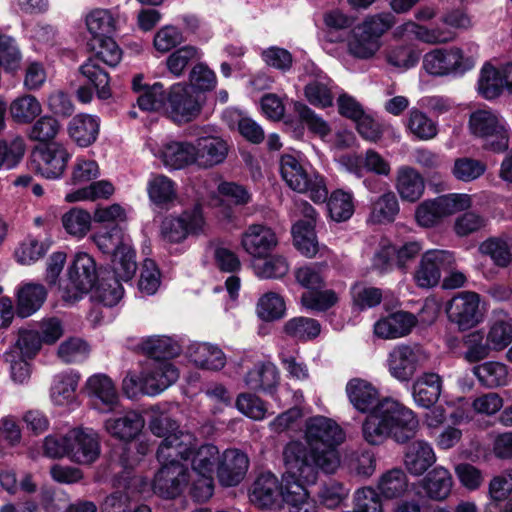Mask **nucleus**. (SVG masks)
<instances>
[{"mask_svg":"<svg viewBox=\"0 0 512 512\" xmlns=\"http://www.w3.org/2000/svg\"><path fill=\"white\" fill-rule=\"evenodd\" d=\"M345 439L344 429L334 419L316 415L305 421L302 440L288 442L283 452L333 474L340 466L338 448Z\"/></svg>","mask_w":512,"mask_h":512,"instance_id":"obj_1","label":"nucleus"},{"mask_svg":"<svg viewBox=\"0 0 512 512\" xmlns=\"http://www.w3.org/2000/svg\"><path fill=\"white\" fill-rule=\"evenodd\" d=\"M418 428L419 420L413 410L391 397H383L374 414L365 417L361 431L368 444L379 445L389 437L406 443Z\"/></svg>","mask_w":512,"mask_h":512,"instance_id":"obj_2","label":"nucleus"},{"mask_svg":"<svg viewBox=\"0 0 512 512\" xmlns=\"http://www.w3.org/2000/svg\"><path fill=\"white\" fill-rule=\"evenodd\" d=\"M285 472L281 479V502L289 512H321L316 501L310 496L307 486L318 479L321 469L283 452Z\"/></svg>","mask_w":512,"mask_h":512,"instance_id":"obj_3","label":"nucleus"},{"mask_svg":"<svg viewBox=\"0 0 512 512\" xmlns=\"http://www.w3.org/2000/svg\"><path fill=\"white\" fill-rule=\"evenodd\" d=\"M92 240L98 249L111 258L113 271L123 280L134 276L137 265L131 239L119 225L97 231Z\"/></svg>","mask_w":512,"mask_h":512,"instance_id":"obj_4","label":"nucleus"},{"mask_svg":"<svg viewBox=\"0 0 512 512\" xmlns=\"http://www.w3.org/2000/svg\"><path fill=\"white\" fill-rule=\"evenodd\" d=\"M280 174L292 190L307 194L315 203L326 202L328 189L324 178L299 157L291 154L282 155Z\"/></svg>","mask_w":512,"mask_h":512,"instance_id":"obj_5","label":"nucleus"},{"mask_svg":"<svg viewBox=\"0 0 512 512\" xmlns=\"http://www.w3.org/2000/svg\"><path fill=\"white\" fill-rule=\"evenodd\" d=\"M468 128L472 135L485 139V148L502 153L509 147L510 129L506 120L490 108L471 112Z\"/></svg>","mask_w":512,"mask_h":512,"instance_id":"obj_6","label":"nucleus"},{"mask_svg":"<svg viewBox=\"0 0 512 512\" xmlns=\"http://www.w3.org/2000/svg\"><path fill=\"white\" fill-rule=\"evenodd\" d=\"M474 66V57L457 46L436 48L423 57V69L433 76L461 77Z\"/></svg>","mask_w":512,"mask_h":512,"instance_id":"obj_7","label":"nucleus"},{"mask_svg":"<svg viewBox=\"0 0 512 512\" xmlns=\"http://www.w3.org/2000/svg\"><path fill=\"white\" fill-rule=\"evenodd\" d=\"M472 205L468 194L451 193L423 201L415 211L417 223L422 227H433L445 217L464 211Z\"/></svg>","mask_w":512,"mask_h":512,"instance_id":"obj_8","label":"nucleus"},{"mask_svg":"<svg viewBox=\"0 0 512 512\" xmlns=\"http://www.w3.org/2000/svg\"><path fill=\"white\" fill-rule=\"evenodd\" d=\"M96 264L91 256L81 252L75 255L68 269V283L63 287V299L74 302L89 292L96 284Z\"/></svg>","mask_w":512,"mask_h":512,"instance_id":"obj_9","label":"nucleus"},{"mask_svg":"<svg viewBox=\"0 0 512 512\" xmlns=\"http://www.w3.org/2000/svg\"><path fill=\"white\" fill-rule=\"evenodd\" d=\"M427 360L428 354L421 346L400 344L389 352L386 367L394 379L408 382Z\"/></svg>","mask_w":512,"mask_h":512,"instance_id":"obj_10","label":"nucleus"},{"mask_svg":"<svg viewBox=\"0 0 512 512\" xmlns=\"http://www.w3.org/2000/svg\"><path fill=\"white\" fill-rule=\"evenodd\" d=\"M480 301V296L476 292L462 291L456 294L446 307L449 322L462 332L479 325L484 317Z\"/></svg>","mask_w":512,"mask_h":512,"instance_id":"obj_11","label":"nucleus"},{"mask_svg":"<svg viewBox=\"0 0 512 512\" xmlns=\"http://www.w3.org/2000/svg\"><path fill=\"white\" fill-rule=\"evenodd\" d=\"M69 460L80 465H90L100 456V437L91 428L77 427L67 431Z\"/></svg>","mask_w":512,"mask_h":512,"instance_id":"obj_12","label":"nucleus"},{"mask_svg":"<svg viewBox=\"0 0 512 512\" xmlns=\"http://www.w3.org/2000/svg\"><path fill=\"white\" fill-rule=\"evenodd\" d=\"M166 111L174 122H189L200 112L199 93L187 84H174L167 97Z\"/></svg>","mask_w":512,"mask_h":512,"instance_id":"obj_13","label":"nucleus"},{"mask_svg":"<svg viewBox=\"0 0 512 512\" xmlns=\"http://www.w3.org/2000/svg\"><path fill=\"white\" fill-rule=\"evenodd\" d=\"M455 263L454 255L445 250H429L423 254L414 279L421 288L436 286L441 278V272L452 268Z\"/></svg>","mask_w":512,"mask_h":512,"instance_id":"obj_14","label":"nucleus"},{"mask_svg":"<svg viewBox=\"0 0 512 512\" xmlns=\"http://www.w3.org/2000/svg\"><path fill=\"white\" fill-rule=\"evenodd\" d=\"M204 218L200 206L184 211L178 217H168L162 222L161 232L163 238L171 243H179L190 234L203 231Z\"/></svg>","mask_w":512,"mask_h":512,"instance_id":"obj_15","label":"nucleus"},{"mask_svg":"<svg viewBox=\"0 0 512 512\" xmlns=\"http://www.w3.org/2000/svg\"><path fill=\"white\" fill-rule=\"evenodd\" d=\"M189 471L184 464L160 466L151 484L153 492L164 499L179 497L188 485Z\"/></svg>","mask_w":512,"mask_h":512,"instance_id":"obj_16","label":"nucleus"},{"mask_svg":"<svg viewBox=\"0 0 512 512\" xmlns=\"http://www.w3.org/2000/svg\"><path fill=\"white\" fill-rule=\"evenodd\" d=\"M71 154L60 143H51L37 148L32 153L35 170L47 179L60 178L67 166Z\"/></svg>","mask_w":512,"mask_h":512,"instance_id":"obj_17","label":"nucleus"},{"mask_svg":"<svg viewBox=\"0 0 512 512\" xmlns=\"http://www.w3.org/2000/svg\"><path fill=\"white\" fill-rule=\"evenodd\" d=\"M196 445V437L190 432H178L170 437H165L157 449L156 458L160 465L182 464L187 461Z\"/></svg>","mask_w":512,"mask_h":512,"instance_id":"obj_18","label":"nucleus"},{"mask_svg":"<svg viewBox=\"0 0 512 512\" xmlns=\"http://www.w3.org/2000/svg\"><path fill=\"white\" fill-rule=\"evenodd\" d=\"M179 378L178 368L169 360H151L143 369L144 394L157 395Z\"/></svg>","mask_w":512,"mask_h":512,"instance_id":"obj_19","label":"nucleus"},{"mask_svg":"<svg viewBox=\"0 0 512 512\" xmlns=\"http://www.w3.org/2000/svg\"><path fill=\"white\" fill-rule=\"evenodd\" d=\"M345 392L353 408L366 416L374 414L382 401L379 389L362 378L350 379L346 384Z\"/></svg>","mask_w":512,"mask_h":512,"instance_id":"obj_20","label":"nucleus"},{"mask_svg":"<svg viewBox=\"0 0 512 512\" xmlns=\"http://www.w3.org/2000/svg\"><path fill=\"white\" fill-rule=\"evenodd\" d=\"M249 468V458L236 448L226 449L217 465V478L223 487L237 486L245 477Z\"/></svg>","mask_w":512,"mask_h":512,"instance_id":"obj_21","label":"nucleus"},{"mask_svg":"<svg viewBox=\"0 0 512 512\" xmlns=\"http://www.w3.org/2000/svg\"><path fill=\"white\" fill-rule=\"evenodd\" d=\"M278 245L275 232L263 224L249 225L241 236V246L254 259L268 256Z\"/></svg>","mask_w":512,"mask_h":512,"instance_id":"obj_22","label":"nucleus"},{"mask_svg":"<svg viewBox=\"0 0 512 512\" xmlns=\"http://www.w3.org/2000/svg\"><path fill=\"white\" fill-rule=\"evenodd\" d=\"M149 147L153 155L161 159L166 167L181 169L195 164L196 150L191 143L168 141L161 145L149 144Z\"/></svg>","mask_w":512,"mask_h":512,"instance_id":"obj_23","label":"nucleus"},{"mask_svg":"<svg viewBox=\"0 0 512 512\" xmlns=\"http://www.w3.org/2000/svg\"><path fill=\"white\" fill-rule=\"evenodd\" d=\"M93 406L101 412H110L118 404L119 396L112 380L104 374H95L86 383Z\"/></svg>","mask_w":512,"mask_h":512,"instance_id":"obj_24","label":"nucleus"},{"mask_svg":"<svg viewBox=\"0 0 512 512\" xmlns=\"http://www.w3.org/2000/svg\"><path fill=\"white\" fill-rule=\"evenodd\" d=\"M251 502L260 508H275L281 504V483L272 473L257 477L250 491Z\"/></svg>","mask_w":512,"mask_h":512,"instance_id":"obj_25","label":"nucleus"},{"mask_svg":"<svg viewBox=\"0 0 512 512\" xmlns=\"http://www.w3.org/2000/svg\"><path fill=\"white\" fill-rule=\"evenodd\" d=\"M186 355L201 369L218 371L226 364V356L217 345L208 342H192L186 348Z\"/></svg>","mask_w":512,"mask_h":512,"instance_id":"obj_26","label":"nucleus"},{"mask_svg":"<svg viewBox=\"0 0 512 512\" xmlns=\"http://www.w3.org/2000/svg\"><path fill=\"white\" fill-rule=\"evenodd\" d=\"M138 347L152 360H169L181 354L183 342L170 336L153 335L142 338Z\"/></svg>","mask_w":512,"mask_h":512,"instance_id":"obj_27","label":"nucleus"},{"mask_svg":"<svg viewBox=\"0 0 512 512\" xmlns=\"http://www.w3.org/2000/svg\"><path fill=\"white\" fill-rule=\"evenodd\" d=\"M416 322L413 314L396 312L379 319L374 324V333L382 339L400 338L409 334Z\"/></svg>","mask_w":512,"mask_h":512,"instance_id":"obj_28","label":"nucleus"},{"mask_svg":"<svg viewBox=\"0 0 512 512\" xmlns=\"http://www.w3.org/2000/svg\"><path fill=\"white\" fill-rule=\"evenodd\" d=\"M80 374L75 370H66L54 375L50 387V399L54 405L67 406L76 400V391Z\"/></svg>","mask_w":512,"mask_h":512,"instance_id":"obj_29","label":"nucleus"},{"mask_svg":"<svg viewBox=\"0 0 512 512\" xmlns=\"http://www.w3.org/2000/svg\"><path fill=\"white\" fill-rule=\"evenodd\" d=\"M395 187L403 201L413 203L422 197L425 181L415 168L401 166L397 169Z\"/></svg>","mask_w":512,"mask_h":512,"instance_id":"obj_30","label":"nucleus"},{"mask_svg":"<svg viewBox=\"0 0 512 512\" xmlns=\"http://www.w3.org/2000/svg\"><path fill=\"white\" fill-rule=\"evenodd\" d=\"M442 392L441 377L432 372L423 373L414 382L412 397L415 404L422 408H431L439 399Z\"/></svg>","mask_w":512,"mask_h":512,"instance_id":"obj_31","label":"nucleus"},{"mask_svg":"<svg viewBox=\"0 0 512 512\" xmlns=\"http://www.w3.org/2000/svg\"><path fill=\"white\" fill-rule=\"evenodd\" d=\"M244 382L251 390L273 394L279 383V373L270 362L257 363L246 373Z\"/></svg>","mask_w":512,"mask_h":512,"instance_id":"obj_32","label":"nucleus"},{"mask_svg":"<svg viewBox=\"0 0 512 512\" xmlns=\"http://www.w3.org/2000/svg\"><path fill=\"white\" fill-rule=\"evenodd\" d=\"M435 461L434 450L426 441H413L406 448L404 464L413 475H422Z\"/></svg>","mask_w":512,"mask_h":512,"instance_id":"obj_33","label":"nucleus"},{"mask_svg":"<svg viewBox=\"0 0 512 512\" xmlns=\"http://www.w3.org/2000/svg\"><path fill=\"white\" fill-rule=\"evenodd\" d=\"M46 298L44 285L34 282L22 284L17 292V315L22 318L31 316L42 307Z\"/></svg>","mask_w":512,"mask_h":512,"instance_id":"obj_34","label":"nucleus"},{"mask_svg":"<svg viewBox=\"0 0 512 512\" xmlns=\"http://www.w3.org/2000/svg\"><path fill=\"white\" fill-rule=\"evenodd\" d=\"M144 419L136 411H128L122 416L105 421L106 431L113 437L123 441L134 439L144 427Z\"/></svg>","mask_w":512,"mask_h":512,"instance_id":"obj_35","label":"nucleus"},{"mask_svg":"<svg viewBox=\"0 0 512 512\" xmlns=\"http://www.w3.org/2000/svg\"><path fill=\"white\" fill-rule=\"evenodd\" d=\"M137 462L138 459H130L123 454L120 458L123 471L118 472L113 478V487L123 489L130 497L135 493H146L150 488V483L147 478L132 473V467Z\"/></svg>","mask_w":512,"mask_h":512,"instance_id":"obj_36","label":"nucleus"},{"mask_svg":"<svg viewBox=\"0 0 512 512\" xmlns=\"http://www.w3.org/2000/svg\"><path fill=\"white\" fill-rule=\"evenodd\" d=\"M99 129V118L89 114L74 116L68 125L69 136L81 147H88L94 143L98 137Z\"/></svg>","mask_w":512,"mask_h":512,"instance_id":"obj_37","label":"nucleus"},{"mask_svg":"<svg viewBox=\"0 0 512 512\" xmlns=\"http://www.w3.org/2000/svg\"><path fill=\"white\" fill-rule=\"evenodd\" d=\"M194 147L195 164L204 168L223 162L228 152L226 142L217 137L200 138Z\"/></svg>","mask_w":512,"mask_h":512,"instance_id":"obj_38","label":"nucleus"},{"mask_svg":"<svg viewBox=\"0 0 512 512\" xmlns=\"http://www.w3.org/2000/svg\"><path fill=\"white\" fill-rule=\"evenodd\" d=\"M396 33L397 35L413 36L415 39L428 44L446 43L456 38V33L451 29L427 28L413 21H407L397 27Z\"/></svg>","mask_w":512,"mask_h":512,"instance_id":"obj_39","label":"nucleus"},{"mask_svg":"<svg viewBox=\"0 0 512 512\" xmlns=\"http://www.w3.org/2000/svg\"><path fill=\"white\" fill-rule=\"evenodd\" d=\"M452 485L450 472L442 466L435 467L421 481L427 497L436 501L446 499L451 493Z\"/></svg>","mask_w":512,"mask_h":512,"instance_id":"obj_40","label":"nucleus"},{"mask_svg":"<svg viewBox=\"0 0 512 512\" xmlns=\"http://www.w3.org/2000/svg\"><path fill=\"white\" fill-rule=\"evenodd\" d=\"M150 201L160 208H168L177 197L176 184L162 174H152L147 182Z\"/></svg>","mask_w":512,"mask_h":512,"instance_id":"obj_41","label":"nucleus"},{"mask_svg":"<svg viewBox=\"0 0 512 512\" xmlns=\"http://www.w3.org/2000/svg\"><path fill=\"white\" fill-rule=\"evenodd\" d=\"M220 457L221 454L216 445L202 444L198 446V440L196 439V445L188 459L190 460L192 473L214 475Z\"/></svg>","mask_w":512,"mask_h":512,"instance_id":"obj_42","label":"nucleus"},{"mask_svg":"<svg viewBox=\"0 0 512 512\" xmlns=\"http://www.w3.org/2000/svg\"><path fill=\"white\" fill-rule=\"evenodd\" d=\"M472 373L487 388H498L509 383V368L499 361H486L476 365L472 368Z\"/></svg>","mask_w":512,"mask_h":512,"instance_id":"obj_43","label":"nucleus"},{"mask_svg":"<svg viewBox=\"0 0 512 512\" xmlns=\"http://www.w3.org/2000/svg\"><path fill=\"white\" fill-rule=\"evenodd\" d=\"M9 113L15 123L30 124L42 113V105L35 96L24 94L10 103Z\"/></svg>","mask_w":512,"mask_h":512,"instance_id":"obj_44","label":"nucleus"},{"mask_svg":"<svg viewBox=\"0 0 512 512\" xmlns=\"http://www.w3.org/2000/svg\"><path fill=\"white\" fill-rule=\"evenodd\" d=\"M504 90L500 67L486 63L478 79V93L487 100L499 97Z\"/></svg>","mask_w":512,"mask_h":512,"instance_id":"obj_45","label":"nucleus"},{"mask_svg":"<svg viewBox=\"0 0 512 512\" xmlns=\"http://www.w3.org/2000/svg\"><path fill=\"white\" fill-rule=\"evenodd\" d=\"M399 212V203L392 191L385 192L371 203L369 220L375 224L392 222Z\"/></svg>","mask_w":512,"mask_h":512,"instance_id":"obj_46","label":"nucleus"},{"mask_svg":"<svg viewBox=\"0 0 512 512\" xmlns=\"http://www.w3.org/2000/svg\"><path fill=\"white\" fill-rule=\"evenodd\" d=\"M86 26L95 40L111 36L116 30V19L107 9H95L86 16Z\"/></svg>","mask_w":512,"mask_h":512,"instance_id":"obj_47","label":"nucleus"},{"mask_svg":"<svg viewBox=\"0 0 512 512\" xmlns=\"http://www.w3.org/2000/svg\"><path fill=\"white\" fill-rule=\"evenodd\" d=\"M284 332L291 338L299 341L315 339L321 332L320 323L308 317H294L284 325Z\"/></svg>","mask_w":512,"mask_h":512,"instance_id":"obj_48","label":"nucleus"},{"mask_svg":"<svg viewBox=\"0 0 512 512\" xmlns=\"http://www.w3.org/2000/svg\"><path fill=\"white\" fill-rule=\"evenodd\" d=\"M347 46L349 54L353 57L369 59L380 49L381 43H378L375 38H372L364 33L362 29L356 27L352 30Z\"/></svg>","mask_w":512,"mask_h":512,"instance_id":"obj_49","label":"nucleus"},{"mask_svg":"<svg viewBox=\"0 0 512 512\" xmlns=\"http://www.w3.org/2000/svg\"><path fill=\"white\" fill-rule=\"evenodd\" d=\"M80 73L94 86L100 99H107L111 96L109 76L99 66L97 59L89 58L80 66Z\"/></svg>","mask_w":512,"mask_h":512,"instance_id":"obj_50","label":"nucleus"},{"mask_svg":"<svg viewBox=\"0 0 512 512\" xmlns=\"http://www.w3.org/2000/svg\"><path fill=\"white\" fill-rule=\"evenodd\" d=\"M377 487L383 497L398 498L407 491L408 478L403 470L392 469L380 477Z\"/></svg>","mask_w":512,"mask_h":512,"instance_id":"obj_51","label":"nucleus"},{"mask_svg":"<svg viewBox=\"0 0 512 512\" xmlns=\"http://www.w3.org/2000/svg\"><path fill=\"white\" fill-rule=\"evenodd\" d=\"M327 208L331 219L336 222L346 221L354 213L353 195L341 189L335 190L328 198Z\"/></svg>","mask_w":512,"mask_h":512,"instance_id":"obj_52","label":"nucleus"},{"mask_svg":"<svg viewBox=\"0 0 512 512\" xmlns=\"http://www.w3.org/2000/svg\"><path fill=\"white\" fill-rule=\"evenodd\" d=\"M296 248L306 257L312 258L318 252V242L312 222H296L292 227Z\"/></svg>","mask_w":512,"mask_h":512,"instance_id":"obj_53","label":"nucleus"},{"mask_svg":"<svg viewBox=\"0 0 512 512\" xmlns=\"http://www.w3.org/2000/svg\"><path fill=\"white\" fill-rule=\"evenodd\" d=\"M463 346L465 348L463 357L469 363L484 360L493 351L490 343L487 339H484V334L481 330L470 332L464 336Z\"/></svg>","mask_w":512,"mask_h":512,"instance_id":"obj_54","label":"nucleus"},{"mask_svg":"<svg viewBox=\"0 0 512 512\" xmlns=\"http://www.w3.org/2000/svg\"><path fill=\"white\" fill-rule=\"evenodd\" d=\"M481 254L489 256L492 262L500 268H506L512 263V253L508 242L500 237H491L479 246Z\"/></svg>","mask_w":512,"mask_h":512,"instance_id":"obj_55","label":"nucleus"},{"mask_svg":"<svg viewBox=\"0 0 512 512\" xmlns=\"http://www.w3.org/2000/svg\"><path fill=\"white\" fill-rule=\"evenodd\" d=\"M256 313L264 321H276L285 316L286 304L283 297L275 292H268L257 302Z\"/></svg>","mask_w":512,"mask_h":512,"instance_id":"obj_56","label":"nucleus"},{"mask_svg":"<svg viewBox=\"0 0 512 512\" xmlns=\"http://www.w3.org/2000/svg\"><path fill=\"white\" fill-rule=\"evenodd\" d=\"M305 96L310 104L325 108L332 105L333 95L330 88V79L326 75H319L305 87Z\"/></svg>","mask_w":512,"mask_h":512,"instance_id":"obj_57","label":"nucleus"},{"mask_svg":"<svg viewBox=\"0 0 512 512\" xmlns=\"http://www.w3.org/2000/svg\"><path fill=\"white\" fill-rule=\"evenodd\" d=\"M486 338L493 351L499 352L507 348L512 343L511 319H495L489 326Z\"/></svg>","mask_w":512,"mask_h":512,"instance_id":"obj_58","label":"nucleus"},{"mask_svg":"<svg viewBox=\"0 0 512 512\" xmlns=\"http://www.w3.org/2000/svg\"><path fill=\"white\" fill-rule=\"evenodd\" d=\"M349 488L336 480H329L320 485L317 498L321 505L329 509L339 507L349 495Z\"/></svg>","mask_w":512,"mask_h":512,"instance_id":"obj_59","label":"nucleus"},{"mask_svg":"<svg viewBox=\"0 0 512 512\" xmlns=\"http://www.w3.org/2000/svg\"><path fill=\"white\" fill-rule=\"evenodd\" d=\"M114 190V186L111 182L100 180L91 183L89 186L68 193L65 196V200L72 203L85 200L94 201L97 199H107L113 195Z\"/></svg>","mask_w":512,"mask_h":512,"instance_id":"obj_60","label":"nucleus"},{"mask_svg":"<svg viewBox=\"0 0 512 512\" xmlns=\"http://www.w3.org/2000/svg\"><path fill=\"white\" fill-rule=\"evenodd\" d=\"M345 465L350 473L360 477H369L375 471L376 460L370 450L359 449L347 454Z\"/></svg>","mask_w":512,"mask_h":512,"instance_id":"obj_61","label":"nucleus"},{"mask_svg":"<svg viewBox=\"0 0 512 512\" xmlns=\"http://www.w3.org/2000/svg\"><path fill=\"white\" fill-rule=\"evenodd\" d=\"M407 127L416 138L424 141L435 138L438 133L436 122L418 109L409 112Z\"/></svg>","mask_w":512,"mask_h":512,"instance_id":"obj_62","label":"nucleus"},{"mask_svg":"<svg viewBox=\"0 0 512 512\" xmlns=\"http://www.w3.org/2000/svg\"><path fill=\"white\" fill-rule=\"evenodd\" d=\"M61 222L63 228L69 235L82 238L90 229L91 216L82 209L72 208L63 214Z\"/></svg>","mask_w":512,"mask_h":512,"instance_id":"obj_63","label":"nucleus"},{"mask_svg":"<svg viewBox=\"0 0 512 512\" xmlns=\"http://www.w3.org/2000/svg\"><path fill=\"white\" fill-rule=\"evenodd\" d=\"M201 57L202 53L198 48L191 45H185L168 56L166 59V66L170 73L179 77L191 62L199 60Z\"/></svg>","mask_w":512,"mask_h":512,"instance_id":"obj_64","label":"nucleus"}]
</instances>
